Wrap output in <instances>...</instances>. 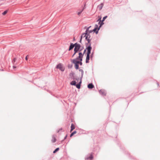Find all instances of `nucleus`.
I'll return each mask as SVG.
<instances>
[{
  "mask_svg": "<svg viewBox=\"0 0 160 160\" xmlns=\"http://www.w3.org/2000/svg\"><path fill=\"white\" fill-rule=\"evenodd\" d=\"M84 35H86V36H88L89 37V38H90V36L89 35L90 33L88 32H86L85 33H84Z\"/></svg>",
  "mask_w": 160,
  "mask_h": 160,
  "instance_id": "nucleus-17",
  "label": "nucleus"
},
{
  "mask_svg": "<svg viewBox=\"0 0 160 160\" xmlns=\"http://www.w3.org/2000/svg\"><path fill=\"white\" fill-rule=\"evenodd\" d=\"M86 50H87V49H86H86L84 50L83 53H82V54H83V55L86 52Z\"/></svg>",
  "mask_w": 160,
  "mask_h": 160,
  "instance_id": "nucleus-34",
  "label": "nucleus"
},
{
  "mask_svg": "<svg viewBox=\"0 0 160 160\" xmlns=\"http://www.w3.org/2000/svg\"><path fill=\"white\" fill-rule=\"evenodd\" d=\"M72 74V75H73V73H71L70 74V75H71V74Z\"/></svg>",
  "mask_w": 160,
  "mask_h": 160,
  "instance_id": "nucleus-41",
  "label": "nucleus"
},
{
  "mask_svg": "<svg viewBox=\"0 0 160 160\" xmlns=\"http://www.w3.org/2000/svg\"><path fill=\"white\" fill-rule=\"evenodd\" d=\"M72 62L75 64V67L76 69L79 68L78 64L77 62V60H76V59H73L72 61Z\"/></svg>",
  "mask_w": 160,
  "mask_h": 160,
  "instance_id": "nucleus-4",
  "label": "nucleus"
},
{
  "mask_svg": "<svg viewBox=\"0 0 160 160\" xmlns=\"http://www.w3.org/2000/svg\"><path fill=\"white\" fill-rule=\"evenodd\" d=\"M57 68L59 69L61 71H64V69L62 66V64L61 63H59L56 67Z\"/></svg>",
  "mask_w": 160,
  "mask_h": 160,
  "instance_id": "nucleus-6",
  "label": "nucleus"
},
{
  "mask_svg": "<svg viewBox=\"0 0 160 160\" xmlns=\"http://www.w3.org/2000/svg\"><path fill=\"white\" fill-rule=\"evenodd\" d=\"M56 141V138L55 137H53L52 139V142H54Z\"/></svg>",
  "mask_w": 160,
  "mask_h": 160,
  "instance_id": "nucleus-22",
  "label": "nucleus"
},
{
  "mask_svg": "<svg viewBox=\"0 0 160 160\" xmlns=\"http://www.w3.org/2000/svg\"><path fill=\"white\" fill-rule=\"evenodd\" d=\"M99 92L100 94L103 96H105L106 94V92L104 90H99Z\"/></svg>",
  "mask_w": 160,
  "mask_h": 160,
  "instance_id": "nucleus-5",
  "label": "nucleus"
},
{
  "mask_svg": "<svg viewBox=\"0 0 160 160\" xmlns=\"http://www.w3.org/2000/svg\"><path fill=\"white\" fill-rule=\"evenodd\" d=\"M25 59L26 60H28V58H27V56L26 58H25Z\"/></svg>",
  "mask_w": 160,
  "mask_h": 160,
  "instance_id": "nucleus-39",
  "label": "nucleus"
},
{
  "mask_svg": "<svg viewBox=\"0 0 160 160\" xmlns=\"http://www.w3.org/2000/svg\"><path fill=\"white\" fill-rule=\"evenodd\" d=\"M74 52H77L78 51H81L82 50V49H80L81 46L79 44L76 42L74 43Z\"/></svg>",
  "mask_w": 160,
  "mask_h": 160,
  "instance_id": "nucleus-1",
  "label": "nucleus"
},
{
  "mask_svg": "<svg viewBox=\"0 0 160 160\" xmlns=\"http://www.w3.org/2000/svg\"><path fill=\"white\" fill-rule=\"evenodd\" d=\"M77 53V52H74L73 54L72 55V57H73Z\"/></svg>",
  "mask_w": 160,
  "mask_h": 160,
  "instance_id": "nucleus-33",
  "label": "nucleus"
},
{
  "mask_svg": "<svg viewBox=\"0 0 160 160\" xmlns=\"http://www.w3.org/2000/svg\"><path fill=\"white\" fill-rule=\"evenodd\" d=\"M84 33H83L82 34V35L81 36L80 39H82V38L83 37H84Z\"/></svg>",
  "mask_w": 160,
  "mask_h": 160,
  "instance_id": "nucleus-31",
  "label": "nucleus"
},
{
  "mask_svg": "<svg viewBox=\"0 0 160 160\" xmlns=\"http://www.w3.org/2000/svg\"><path fill=\"white\" fill-rule=\"evenodd\" d=\"M157 85L158 86H159V83L158 82H157Z\"/></svg>",
  "mask_w": 160,
  "mask_h": 160,
  "instance_id": "nucleus-42",
  "label": "nucleus"
},
{
  "mask_svg": "<svg viewBox=\"0 0 160 160\" xmlns=\"http://www.w3.org/2000/svg\"><path fill=\"white\" fill-rule=\"evenodd\" d=\"M81 82H82L81 79V80H80V82H79V83L77 84H76V85H75L76 86V87L78 89L80 88V85H81Z\"/></svg>",
  "mask_w": 160,
  "mask_h": 160,
  "instance_id": "nucleus-11",
  "label": "nucleus"
},
{
  "mask_svg": "<svg viewBox=\"0 0 160 160\" xmlns=\"http://www.w3.org/2000/svg\"><path fill=\"white\" fill-rule=\"evenodd\" d=\"M16 60V58H14L13 60L12 61V62L13 64L14 62H15Z\"/></svg>",
  "mask_w": 160,
  "mask_h": 160,
  "instance_id": "nucleus-30",
  "label": "nucleus"
},
{
  "mask_svg": "<svg viewBox=\"0 0 160 160\" xmlns=\"http://www.w3.org/2000/svg\"><path fill=\"white\" fill-rule=\"evenodd\" d=\"M8 11L7 10H6L5 11H4L2 13V14L3 15H5L7 12H8Z\"/></svg>",
  "mask_w": 160,
  "mask_h": 160,
  "instance_id": "nucleus-23",
  "label": "nucleus"
},
{
  "mask_svg": "<svg viewBox=\"0 0 160 160\" xmlns=\"http://www.w3.org/2000/svg\"><path fill=\"white\" fill-rule=\"evenodd\" d=\"M79 56L77 57V58L74 59H76V60H79L80 58H81L82 57H83V54L81 52H79L78 53Z\"/></svg>",
  "mask_w": 160,
  "mask_h": 160,
  "instance_id": "nucleus-7",
  "label": "nucleus"
},
{
  "mask_svg": "<svg viewBox=\"0 0 160 160\" xmlns=\"http://www.w3.org/2000/svg\"><path fill=\"white\" fill-rule=\"evenodd\" d=\"M87 41H88V42L86 44V47L89 45L90 44H91V43H90V41H91V40L90 39H88L87 40Z\"/></svg>",
  "mask_w": 160,
  "mask_h": 160,
  "instance_id": "nucleus-19",
  "label": "nucleus"
},
{
  "mask_svg": "<svg viewBox=\"0 0 160 160\" xmlns=\"http://www.w3.org/2000/svg\"><path fill=\"white\" fill-rule=\"evenodd\" d=\"M70 84L72 85L75 86L76 85V82L75 81H73L71 82Z\"/></svg>",
  "mask_w": 160,
  "mask_h": 160,
  "instance_id": "nucleus-18",
  "label": "nucleus"
},
{
  "mask_svg": "<svg viewBox=\"0 0 160 160\" xmlns=\"http://www.w3.org/2000/svg\"><path fill=\"white\" fill-rule=\"evenodd\" d=\"M75 126L73 123L71 124V132L75 129Z\"/></svg>",
  "mask_w": 160,
  "mask_h": 160,
  "instance_id": "nucleus-16",
  "label": "nucleus"
},
{
  "mask_svg": "<svg viewBox=\"0 0 160 160\" xmlns=\"http://www.w3.org/2000/svg\"><path fill=\"white\" fill-rule=\"evenodd\" d=\"M101 18H100L97 20V21H99L98 22V24H99L100 25H99V27L98 28V30H97V31H96V34L98 33V30L100 29V28L101 27V26H102V25L104 24V23L102 21H101Z\"/></svg>",
  "mask_w": 160,
  "mask_h": 160,
  "instance_id": "nucleus-3",
  "label": "nucleus"
},
{
  "mask_svg": "<svg viewBox=\"0 0 160 160\" xmlns=\"http://www.w3.org/2000/svg\"><path fill=\"white\" fill-rule=\"evenodd\" d=\"M67 137V135H66L65 136V137H64V140Z\"/></svg>",
  "mask_w": 160,
  "mask_h": 160,
  "instance_id": "nucleus-36",
  "label": "nucleus"
},
{
  "mask_svg": "<svg viewBox=\"0 0 160 160\" xmlns=\"http://www.w3.org/2000/svg\"><path fill=\"white\" fill-rule=\"evenodd\" d=\"M103 6V4L102 3H101L98 6V8L99 9V10H100L102 8Z\"/></svg>",
  "mask_w": 160,
  "mask_h": 160,
  "instance_id": "nucleus-9",
  "label": "nucleus"
},
{
  "mask_svg": "<svg viewBox=\"0 0 160 160\" xmlns=\"http://www.w3.org/2000/svg\"><path fill=\"white\" fill-rule=\"evenodd\" d=\"M98 25L97 24H96L95 25V28L93 30V31L94 32H96V31H97L98 30Z\"/></svg>",
  "mask_w": 160,
  "mask_h": 160,
  "instance_id": "nucleus-14",
  "label": "nucleus"
},
{
  "mask_svg": "<svg viewBox=\"0 0 160 160\" xmlns=\"http://www.w3.org/2000/svg\"><path fill=\"white\" fill-rule=\"evenodd\" d=\"M91 44H90L89 45L86 47V49L87 50V55H90L91 53V50L92 49V48L91 47Z\"/></svg>",
  "mask_w": 160,
  "mask_h": 160,
  "instance_id": "nucleus-2",
  "label": "nucleus"
},
{
  "mask_svg": "<svg viewBox=\"0 0 160 160\" xmlns=\"http://www.w3.org/2000/svg\"><path fill=\"white\" fill-rule=\"evenodd\" d=\"M16 68V66H13V68Z\"/></svg>",
  "mask_w": 160,
  "mask_h": 160,
  "instance_id": "nucleus-37",
  "label": "nucleus"
},
{
  "mask_svg": "<svg viewBox=\"0 0 160 160\" xmlns=\"http://www.w3.org/2000/svg\"><path fill=\"white\" fill-rule=\"evenodd\" d=\"M74 44H73V43H71L68 50L70 51L71 50H72L74 47Z\"/></svg>",
  "mask_w": 160,
  "mask_h": 160,
  "instance_id": "nucleus-8",
  "label": "nucleus"
},
{
  "mask_svg": "<svg viewBox=\"0 0 160 160\" xmlns=\"http://www.w3.org/2000/svg\"><path fill=\"white\" fill-rule=\"evenodd\" d=\"M93 158V156H92V154H91L89 157L86 158V159H87V160L90 159L91 160Z\"/></svg>",
  "mask_w": 160,
  "mask_h": 160,
  "instance_id": "nucleus-15",
  "label": "nucleus"
},
{
  "mask_svg": "<svg viewBox=\"0 0 160 160\" xmlns=\"http://www.w3.org/2000/svg\"><path fill=\"white\" fill-rule=\"evenodd\" d=\"M91 27V26H89V27H88L87 28V29H86V32H88L89 31V29Z\"/></svg>",
  "mask_w": 160,
  "mask_h": 160,
  "instance_id": "nucleus-29",
  "label": "nucleus"
},
{
  "mask_svg": "<svg viewBox=\"0 0 160 160\" xmlns=\"http://www.w3.org/2000/svg\"><path fill=\"white\" fill-rule=\"evenodd\" d=\"M93 53H94L93 52H92L91 55H90V57L91 58H92L93 56Z\"/></svg>",
  "mask_w": 160,
  "mask_h": 160,
  "instance_id": "nucleus-28",
  "label": "nucleus"
},
{
  "mask_svg": "<svg viewBox=\"0 0 160 160\" xmlns=\"http://www.w3.org/2000/svg\"><path fill=\"white\" fill-rule=\"evenodd\" d=\"M83 57H82L81 58H80V59H79V60L80 61H79V62H82V58H83Z\"/></svg>",
  "mask_w": 160,
  "mask_h": 160,
  "instance_id": "nucleus-32",
  "label": "nucleus"
},
{
  "mask_svg": "<svg viewBox=\"0 0 160 160\" xmlns=\"http://www.w3.org/2000/svg\"><path fill=\"white\" fill-rule=\"evenodd\" d=\"M73 41H75V38L74 37L73 38Z\"/></svg>",
  "mask_w": 160,
  "mask_h": 160,
  "instance_id": "nucleus-40",
  "label": "nucleus"
},
{
  "mask_svg": "<svg viewBox=\"0 0 160 160\" xmlns=\"http://www.w3.org/2000/svg\"><path fill=\"white\" fill-rule=\"evenodd\" d=\"M76 131H74L72 133H71V134L70 135V137H72L74 134H75L76 133Z\"/></svg>",
  "mask_w": 160,
  "mask_h": 160,
  "instance_id": "nucleus-20",
  "label": "nucleus"
},
{
  "mask_svg": "<svg viewBox=\"0 0 160 160\" xmlns=\"http://www.w3.org/2000/svg\"><path fill=\"white\" fill-rule=\"evenodd\" d=\"M77 62L78 64H79L80 65H82V62H79L77 60Z\"/></svg>",
  "mask_w": 160,
  "mask_h": 160,
  "instance_id": "nucleus-24",
  "label": "nucleus"
},
{
  "mask_svg": "<svg viewBox=\"0 0 160 160\" xmlns=\"http://www.w3.org/2000/svg\"><path fill=\"white\" fill-rule=\"evenodd\" d=\"M107 16H105V17H104L103 18H102V22H103L107 18Z\"/></svg>",
  "mask_w": 160,
  "mask_h": 160,
  "instance_id": "nucleus-25",
  "label": "nucleus"
},
{
  "mask_svg": "<svg viewBox=\"0 0 160 160\" xmlns=\"http://www.w3.org/2000/svg\"><path fill=\"white\" fill-rule=\"evenodd\" d=\"M79 70L80 72H81V79L83 75L84 72L83 70L82 69H79Z\"/></svg>",
  "mask_w": 160,
  "mask_h": 160,
  "instance_id": "nucleus-13",
  "label": "nucleus"
},
{
  "mask_svg": "<svg viewBox=\"0 0 160 160\" xmlns=\"http://www.w3.org/2000/svg\"><path fill=\"white\" fill-rule=\"evenodd\" d=\"M90 58V55H87L86 59V63H88L89 62V61Z\"/></svg>",
  "mask_w": 160,
  "mask_h": 160,
  "instance_id": "nucleus-10",
  "label": "nucleus"
},
{
  "mask_svg": "<svg viewBox=\"0 0 160 160\" xmlns=\"http://www.w3.org/2000/svg\"><path fill=\"white\" fill-rule=\"evenodd\" d=\"M84 37H85V39L87 40L88 39H89V37H88V36H86V35H84Z\"/></svg>",
  "mask_w": 160,
  "mask_h": 160,
  "instance_id": "nucleus-26",
  "label": "nucleus"
},
{
  "mask_svg": "<svg viewBox=\"0 0 160 160\" xmlns=\"http://www.w3.org/2000/svg\"><path fill=\"white\" fill-rule=\"evenodd\" d=\"M59 149V148H56L53 152V153H56L58 151Z\"/></svg>",
  "mask_w": 160,
  "mask_h": 160,
  "instance_id": "nucleus-21",
  "label": "nucleus"
},
{
  "mask_svg": "<svg viewBox=\"0 0 160 160\" xmlns=\"http://www.w3.org/2000/svg\"><path fill=\"white\" fill-rule=\"evenodd\" d=\"M88 88L90 89H92L94 87V85L92 83H89L88 84Z\"/></svg>",
  "mask_w": 160,
  "mask_h": 160,
  "instance_id": "nucleus-12",
  "label": "nucleus"
},
{
  "mask_svg": "<svg viewBox=\"0 0 160 160\" xmlns=\"http://www.w3.org/2000/svg\"><path fill=\"white\" fill-rule=\"evenodd\" d=\"M82 40L81 39H80V41H79V42L80 43H81V42H82Z\"/></svg>",
  "mask_w": 160,
  "mask_h": 160,
  "instance_id": "nucleus-38",
  "label": "nucleus"
},
{
  "mask_svg": "<svg viewBox=\"0 0 160 160\" xmlns=\"http://www.w3.org/2000/svg\"><path fill=\"white\" fill-rule=\"evenodd\" d=\"M92 32H93V30H90L89 31V30L88 32L90 33Z\"/></svg>",
  "mask_w": 160,
  "mask_h": 160,
  "instance_id": "nucleus-35",
  "label": "nucleus"
},
{
  "mask_svg": "<svg viewBox=\"0 0 160 160\" xmlns=\"http://www.w3.org/2000/svg\"><path fill=\"white\" fill-rule=\"evenodd\" d=\"M83 10V9L81 11L78 12V15H80L81 14V13H82V12Z\"/></svg>",
  "mask_w": 160,
  "mask_h": 160,
  "instance_id": "nucleus-27",
  "label": "nucleus"
}]
</instances>
